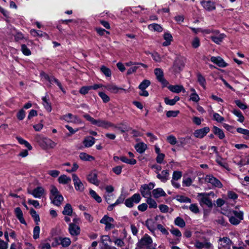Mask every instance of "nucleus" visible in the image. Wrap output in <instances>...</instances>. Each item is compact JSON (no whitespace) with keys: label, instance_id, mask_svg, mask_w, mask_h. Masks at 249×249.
<instances>
[{"label":"nucleus","instance_id":"nucleus-57","mask_svg":"<svg viewBox=\"0 0 249 249\" xmlns=\"http://www.w3.org/2000/svg\"><path fill=\"white\" fill-rule=\"evenodd\" d=\"M40 228L38 226H36L34 228L33 237L35 239H36L39 237Z\"/></svg>","mask_w":249,"mask_h":249},{"label":"nucleus","instance_id":"nucleus-45","mask_svg":"<svg viewBox=\"0 0 249 249\" xmlns=\"http://www.w3.org/2000/svg\"><path fill=\"white\" fill-rule=\"evenodd\" d=\"M215 160L218 165L226 169H228V164L223 160V159L218 155L217 156Z\"/></svg>","mask_w":249,"mask_h":249},{"label":"nucleus","instance_id":"nucleus-17","mask_svg":"<svg viewBox=\"0 0 249 249\" xmlns=\"http://www.w3.org/2000/svg\"><path fill=\"white\" fill-rule=\"evenodd\" d=\"M194 245L197 249H210L212 247V244L210 242L206 241L201 242L199 240H196V241Z\"/></svg>","mask_w":249,"mask_h":249},{"label":"nucleus","instance_id":"nucleus-12","mask_svg":"<svg viewBox=\"0 0 249 249\" xmlns=\"http://www.w3.org/2000/svg\"><path fill=\"white\" fill-rule=\"evenodd\" d=\"M114 219L106 215L101 219L100 223L104 224L106 225L105 230L108 231L114 227V225L113 224Z\"/></svg>","mask_w":249,"mask_h":249},{"label":"nucleus","instance_id":"nucleus-20","mask_svg":"<svg viewBox=\"0 0 249 249\" xmlns=\"http://www.w3.org/2000/svg\"><path fill=\"white\" fill-rule=\"evenodd\" d=\"M152 196L156 199L167 196L164 191L161 188L153 189L152 191Z\"/></svg>","mask_w":249,"mask_h":249},{"label":"nucleus","instance_id":"nucleus-31","mask_svg":"<svg viewBox=\"0 0 249 249\" xmlns=\"http://www.w3.org/2000/svg\"><path fill=\"white\" fill-rule=\"evenodd\" d=\"M164 39L165 40V41L163 42L162 45L164 46H167L171 44V42L173 40V37L170 33H166L164 35Z\"/></svg>","mask_w":249,"mask_h":249},{"label":"nucleus","instance_id":"nucleus-64","mask_svg":"<svg viewBox=\"0 0 249 249\" xmlns=\"http://www.w3.org/2000/svg\"><path fill=\"white\" fill-rule=\"evenodd\" d=\"M10 249H22L20 243H13L10 245Z\"/></svg>","mask_w":249,"mask_h":249},{"label":"nucleus","instance_id":"nucleus-32","mask_svg":"<svg viewBox=\"0 0 249 249\" xmlns=\"http://www.w3.org/2000/svg\"><path fill=\"white\" fill-rule=\"evenodd\" d=\"M213 132L220 139H223L225 137V134L222 130L215 126L213 127Z\"/></svg>","mask_w":249,"mask_h":249},{"label":"nucleus","instance_id":"nucleus-26","mask_svg":"<svg viewBox=\"0 0 249 249\" xmlns=\"http://www.w3.org/2000/svg\"><path fill=\"white\" fill-rule=\"evenodd\" d=\"M145 224L147 228L152 232L154 231L158 225L157 223L152 219H147Z\"/></svg>","mask_w":249,"mask_h":249},{"label":"nucleus","instance_id":"nucleus-42","mask_svg":"<svg viewBox=\"0 0 249 249\" xmlns=\"http://www.w3.org/2000/svg\"><path fill=\"white\" fill-rule=\"evenodd\" d=\"M60 244L63 247H67L71 243V239L68 237H60Z\"/></svg>","mask_w":249,"mask_h":249},{"label":"nucleus","instance_id":"nucleus-11","mask_svg":"<svg viewBox=\"0 0 249 249\" xmlns=\"http://www.w3.org/2000/svg\"><path fill=\"white\" fill-rule=\"evenodd\" d=\"M154 73L157 80L161 83L163 86H167L169 83L164 78L163 71L160 68H156L154 70Z\"/></svg>","mask_w":249,"mask_h":249},{"label":"nucleus","instance_id":"nucleus-14","mask_svg":"<svg viewBox=\"0 0 249 249\" xmlns=\"http://www.w3.org/2000/svg\"><path fill=\"white\" fill-rule=\"evenodd\" d=\"M73 184L76 190L82 192L84 189V186L78 177L75 174L72 175Z\"/></svg>","mask_w":249,"mask_h":249},{"label":"nucleus","instance_id":"nucleus-36","mask_svg":"<svg viewBox=\"0 0 249 249\" xmlns=\"http://www.w3.org/2000/svg\"><path fill=\"white\" fill-rule=\"evenodd\" d=\"M237 132L244 135V139H249V130L239 127L237 128Z\"/></svg>","mask_w":249,"mask_h":249},{"label":"nucleus","instance_id":"nucleus-13","mask_svg":"<svg viewBox=\"0 0 249 249\" xmlns=\"http://www.w3.org/2000/svg\"><path fill=\"white\" fill-rule=\"evenodd\" d=\"M225 36V34H220L218 31L214 30L213 35L211 36L210 38L215 43L220 44Z\"/></svg>","mask_w":249,"mask_h":249},{"label":"nucleus","instance_id":"nucleus-4","mask_svg":"<svg viewBox=\"0 0 249 249\" xmlns=\"http://www.w3.org/2000/svg\"><path fill=\"white\" fill-rule=\"evenodd\" d=\"M141 196L139 194H135L125 201V205L128 208H132L134 204L139 203L141 200Z\"/></svg>","mask_w":249,"mask_h":249},{"label":"nucleus","instance_id":"nucleus-29","mask_svg":"<svg viewBox=\"0 0 249 249\" xmlns=\"http://www.w3.org/2000/svg\"><path fill=\"white\" fill-rule=\"evenodd\" d=\"M95 143V139L91 137H86L83 141V144L86 147H89Z\"/></svg>","mask_w":249,"mask_h":249},{"label":"nucleus","instance_id":"nucleus-54","mask_svg":"<svg viewBox=\"0 0 249 249\" xmlns=\"http://www.w3.org/2000/svg\"><path fill=\"white\" fill-rule=\"evenodd\" d=\"M150 84V82L148 80H143L139 85L140 89H145Z\"/></svg>","mask_w":249,"mask_h":249},{"label":"nucleus","instance_id":"nucleus-35","mask_svg":"<svg viewBox=\"0 0 249 249\" xmlns=\"http://www.w3.org/2000/svg\"><path fill=\"white\" fill-rule=\"evenodd\" d=\"M149 30L158 32H161L162 31V28L159 24L156 23L151 24L148 25Z\"/></svg>","mask_w":249,"mask_h":249},{"label":"nucleus","instance_id":"nucleus-40","mask_svg":"<svg viewBox=\"0 0 249 249\" xmlns=\"http://www.w3.org/2000/svg\"><path fill=\"white\" fill-rule=\"evenodd\" d=\"M79 158L81 160L85 161H91L94 160V158L87 154L86 153H81L79 155Z\"/></svg>","mask_w":249,"mask_h":249},{"label":"nucleus","instance_id":"nucleus-56","mask_svg":"<svg viewBox=\"0 0 249 249\" xmlns=\"http://www.w3.org/2000/svg\"><path fill=\"white\" fill-rule=\"evenodd\" d=\"M229 221L232 225H237L241 222V221H240V219H238L237 218L235 217L234 216H231L229 217Z\"/></svg>","mask_w":249,"mask_h":249},{"label":"nucleus","instance_id":"nucleus-7","mask_svg":"<svg viewBox=\"0 0 249 249\" xmlns=\"http://www.w3.org/2000/svg\"><path fill=\"white\" fill-rule=\"evenodd\" d=\"M140 243L147 247L148 249H156L157 245L152 242L151 237L147 235H145L142 238Z\"/></svg>","mask_w":249,"mask_h":249},{"label":"nucleus","instance_id":"nucleus-61","mask_svg":"<svg viewBox=\"0 0 249 249\" xmlns=\"http://www.w3.org/2000/svg\"><path fill=\"white\" fill-rule=\"evenodd\" d=\"M200 100V98L197 93H191L190 96V100L194 102L197 103Z\"/></svg>","mask_w":249,"mask_h":249},{"label":"nucleus","instance_id":"nucleus-44","mask_svg":"<svg viewBox=\"0 0 249 249\" xmlns=\"http://www.w3.org/2000/svg\"><path fill=\"white\" fill-rule=\"evenodd\" d=\"M146 201L150 208H156L157 207V204L156 201L152 199L150 196L147 197Z\"/></svg>","mask_w":249,"mask_h":249},{"label":"nucleus","instance_id":"nucleus-50","mask_svg":"<svg viewBox=\"0 0 249 249\" xmlns=\"http://www.w3.org/2000/svg\"><path fill=\"white\" fill-rule=\"evenodd\" d=\"M101 71L107 76L110 77L111 75V70L106 67L105 66H102L101 67Z\"/></svg>","mask_w":249,"mask_h":249},{"label":"nucleus","instance_id":"nucleus-15","mask_svg":"<svg viewBox=\"0 0 249 249\" xmlns=\"http://www.w3.org/2000/svg\"><path fill=\"white\" fill-rule=\"evenodd\" d=\"M93 124L105 129L114 126V125L110 122L101 119H95Z\"/></svg>","mask_w":249,"mask_h":249},{"label":"nucleus","instance_id":"nucleus-23","mask_svg":"<svg viewBox=\"0 0 249 249\" xmlns=\"http://www.w3.org/2000/svg\"><path fill=\"white\" fill-rule=\"evenodd\" d=\"M169 173L168 170H163L161 173H158L157 177L163 182H165L169 179Z\"/></svg>","mask_w":249,"mask_h":249},{"label":"nucleus","instance_id":"nucleus-51","mask_svg":"<svg viewBox=\"0 0 249 249\" xmlns=\"http://www.w3.org/2000/svg\"><path fill=\"white\" fill-rule=\"evenodd\" d=\"M89 194L98 203L102 201V198L99 196L97 193L93 190H89Z\"/></svg>","mask_w":249,"mask_h":249},{"label":"nucleus","instance_id":"nucleus-25","mask_svg":"<svg viewBox=\"0 0 249 249\" xmlns=\"http://www.w3.org/2000/svg\"><path fill=\"white\" fill-rule=\"evenodd\" d=\"M15 214L17 218L19 220L20 223L22 224H26L25 220L23 217V213L21 209L19 207H17L14 210Z\"/></svg>","mask_w":249,"mask_h":249},{"label":"nucleus","instance_id":"nucleus-5","mask_svg":"<svg viewBox=\"0 0 249 249\" xmlns=\"http://www.w3.org/2000/svg\"><path fill=\"white\" fill-rule=\"evenodd\" d=\"M185 62L184 59L182 58L178 57L175 60L171 69L174 73H178L183 70Z\"/></svg>","mask_w":249,"mask_h":249},{"label":"nucleus","instance_id":"nucleus-1","mask_svg":"<svg viewBox=\"0 0 249 249\" xmlns=\"http://www.w3.org/2000/svg\"><path fill=\"white\" fill-rule=\"evenodd\" d=\"M37 142L43 149H53L56 146V143L51 139L37 135L36 137Z\"/></svg>","mask_w":249,"mask_h":249},{"label":"nucleus","instance_id":"nucleus-19","mask_svg":"<svg viewBox=\"0 0 249 249\" xmlns=\"http://www.w3.org/2000/svg\"><path fill=\"white\" fill-rule=\"evenodd\" d=\"M69 231L71 235L77 236L80 234V229L76 224L70 223L69 226Z\"/></svg>","mask_w":249,"mask_h":249},{"label":"nucleus","instance_id":"nucleus-21","mask_svg":"<svg viewBox=\"0 0 249 249\" xmlns=\"http://www.w3.org/2000/svg\"><path fill=\"white\" fill-rule=\"evenodd\" d=\"M202 6L205 9L211 11L215 9L214 2L211 1L203 0L201 1Z\"/></svg>","mask_w":249,"mask_h":249},{"label":"nucleus","instance_id":"nucleus-9","mask_svg":"<svg viewBox=\"0 0 249 249\" xmlns=\"http://www.w3.org/2000/svg\"><path fill=\"white\" fill-rule=\"evenodd\" d=\"M60 119L68 123L75 124H81L82 123L81 120L77 116L73 115L71 113L64 115L61 117Z\"/></svg>","mask_w":249,"mask_h":249},{"label":"nucleus","instance_id":"nucleus-62","mask_svg":"<svg viewBox=\"0 0 249 249\" xmlns=\"http://www.w3.org/2000/svg\"><path fill=\"white\" fill-rule=\"evenodd\" d=\"M213 120L219 123H221L224 120V118L217 113H213Z\"/></svg>","mask_w":249,"mask_h":249},{"label":"nucleus","instance_id":"nucleus-48","mask_svg":"<svg viewBox=\"0 0 249 249\" xmlns=\"http://www.w3.org/2000/svg\"><path fill=\"white\" fill-rule=\"evenodd\" d=\"M197 81L199 84L204 88H206V80L203 76L199 73L197 74Z\"/></svg>","mask_w":249,"mask_h":249},{"label":"nucleus","instance_id":"nucleus-24","mask_svg":"<svg viewBox=\"0 0 249 249\" xmlns=\"http://www.w3.org/2000/svg\"><path fill=\"white\" fill-rule=\"evenodd\" d=\"M168 88L171 91L176 93H178L181 91L183 92L185 91L183 87L181 85H169Z\"/></svg>","mask_w":249,"mask_h":249},{"label":"nucleus","instance_id":"nucleus-52","mask_svg":"<svg viewBox=\"0 0 249 249\" xmlns=\"http://www.w3.org/2000/svg\"><path fill=\"white\" fill-rule=\"evenodd\" d=\"M232 214L235 217L240 219V221L243 220L244 219V213L242 211H233L232 212Z\"/></svg>","mask_w":249,"mask_h":249},{"label":"nucleus","instance_id":"nucleus-30","mask_svg":"<svg viewBox=\"0 0 249 249\" xmlns=\"http://www.w3.org/2000/svg\"><path fill=\"white\" fill-rule=\"evenodd\" d=\"M87 179L90 183L96 185H99V181L97 179V175L95 173H91L89 175Z\"/></svg>","mask_w":249,"mask_h":249},{"label":"nucleus","instance_id":"nucleus-27","mask_svg":"<svg viewBox=\"0 0 249 249\" xmlns=\"http://www.w3.org/2000/svg\"><path fill=\"white\" fill-rule=\"evenodd\" d=\"M140 192L143 197L147 198L151 196L150 190L147 187L146 184L142 185L140 188Z\"/></svg>","mask_w":249,"mask_h":249},{"label":"nucleus","instance_id":"nucleus-46","mask_svg":"<svg viewBox=\"0 0 249 249\" xmlns=\"http://www.w3.org/2000/svg\"><path fill=\"white\" fill-rule=\"evenodd\" d=\"M175 224L180 228H183L185 226L184 220L180 217H177L175 220Z\"/></svg>","mask_w":249,"mask_h":249},{"label":"nucleus","instance_id":"nucleus-39","mask_svg":"<svg viewBox=\"0 0 249 249\" xmlns=\"http://www.w3.org/2000/svg\"><path fill=\"white\" fill-rule=\"evenodd\" d=\"M16 139L20 144H24L28 150H31L32 149V146L27 141L19 137H17Z\"/></svg>","mask_w":249,"mask_h":249},{"label":"nucleus","instance_id":"nucleus-28","mask_svg":"<svg viewBox=\"0 0 249 249\" xmlns=\"http://www.w3.org/2000/svg\"><path fill=\"white\" fill-rule=\"evenodd\" d=\"M135 148L138 153L142 154L147 149V145L143 142H140L136 144Z\"/></svg>","mask_w":249,"mask_h":249},{"label":"nucleus","instance_id":"nucleus-53","mask_svg":"<svg viewBox=\"0 0 249 249\" xmlns=\"http://www.w3.org/2000/svg\"><path fill=\"white\" fill-rule=\"evenodd\" d=\"M101 242L105 246H108V243L111 242L110 238L108 235H102L101 237Z\"/></svg>","mask_w":249,"mask_h":249},{"label":"nucleus","instance_id":"nucleus-10","mask_svg":"<svg viewBox=\"0 0 249 249\" xmlns=\"http://www.w3.org/2000/svg\"><path fill=\"white\" fill-rule=\"evenodd\" d=\"M28 193L36 198H40L45 194L44 188L40 186L37 187L32 190H28Z\"/></svg>","mask_w":249,"mask_h":249},{"label":"nucleus","instance_id":"nucleus-59","mask_svg":"<svg viewBox=\"0 0 249 249\" xmlns=\"http://www.w3.org/2000/svg\"><path fill=\"white\" fill-rule=\"evenodd\" d=\"M189 208L191 212L195 213H199V208L198 207V206L196 204H191L189 206Z\"/></svg>","mask_w":249,"mask_h":249},{"label":"nucleus","instance_id":"nucleus-3","mask_svg":"<svg viewBox=\"0 0 249 249\" xmlns=\"http://www.w3.org/2000/svg\"><path fill=\"white\" fill-rule=\"evenodd\" d=\"M209 196L208 193H202L197 194V198L201 206H206L209 208L212 207L213 203L209 197Z\"/></svg>","mask_w":249,"mask_h":249},{"label":"nucleus","instance_id":"nucleus-2","mask_svg":"<svg viewBox=\"0 0 249 249\" xmlns=\"http://www.w3.org/2000/svg\"><path fill=\"white\" fill-rule=\"evenodd\" d=\"M50 192V197L52 203L57 206H60L64 199L63 196L54 186L51 187Z\"/></svg>","mask_w":249,"mask_h":249},{"label":"nucleus","instance_id":"nucleus-33","mask_svg":"<svg viewBox=\"0 0 249 249\" xmlns=\"http://www.w3.org/2000/svg\"><path fill=\"white\" fill-rule=\"evenodd\" d=\"M58 180L59 183L63 184H68L71 181V178L65 175L60 176Z\"/></svg>","mask_w":249,"mask_h":249},{"label":"nucleus","instance_id":"nucleus-49","mask_svg":"<svg viewBox=\"0 0 249 249\" xmlns=\"http://www.w3.org/2000/svg\"><path fill=\"white\" fill-rule=\"evenodd\" d=\"M12 35L15 37V40L16 41H18L21 39H22L24 37L23 35L19 32H17V31L14 29L12 32Z\"/></svg>","mask_w":249,"mask_h":249},{"label":"nucleus","instance_id":"nucleus-60","mask_svg":"<svg viewBox=\"0 0 249 249\" xmlns=\"http://www.w3.org/2000/svg\"><path fill=\"white\" fill-rule=\"evenodd\" d=\"M21 51L24 55L27 56L30 55L31 54V51L24 44L21 45Z\"/></svg>","mask_w":249,"mask_h":249},{"label":"nucleus","instance_id":"nucleus-43","mask_svg":"<svg viewBox=\"0 0 249 249\" xmlns=\"http://www.w3.org/2000/svg\"><path fill=\"white\" fill-rule=\"evenodd\" d=\"M30 33L31 35L34 36H48V35L46 33L43 32L41 31H37L35 29H32L30 31Z\"/></svg>","mask_w":249,"mask_h":249},{"label":"nucleus","instance_id":"nucleus-18","mask_svg":"<svg viewBox=\"0 0 249 249\" xmlns=\"http://www.w3.org/2000/svg\"><path fill=\"white\" fill-rule=\"evenodd\" d=\"M211 61L221 68H225L228 65L227 63L220 56H212L211 57Z\"/></svg>","mask_w":249,"mask_h":249},{"label":"nucleus","instance_id":"nucleus-8","mask_svg":"<svg viewBox=\"0 0 249 249\" xmlns=\"http://www.w3.org/2000/svg\"><path fill=\"white\" fill-rule=\"evenodd\" d=\"M218 243V249H231L232 242L229 238L226 237L220 238Z\"/></svg>","mask_w":249,"mask_h":249},{"label":"nucleus","instance_id":"nucleus-63","mask_svg":"<svg viewBox=\"0 0 249 249\" xmlns=\"http://www.w3.org/2000/svg\"><path fill=\"white\" fill-rule=\"evenodd\" d=\"M151 56L153 60L156 62H160L162 61V59L160 56V54L157 53H152Z\"/></svg>","mask_w":249,"mask_h":249},{"label":"nucleus","instance_id":"nucleus-37","mask_svg":"<svg viewBox=\"0 0 249 249\" xmlns=\"http://www.w3.org/2000/svg\"><path fill=\"white\" fill-rule=\"evenodd\" d=\"M234 115L238 118L237 121L240 123H243L244 121L245 118L243 115L242 112L239 110L234 109L232 111Z\"/></svg>","mask_w":249,"mask_h":249},{"label":"nucleus","instance_id":"nucleus-16","mask_svg":"<svg viewBox=\"0 0 249 249\" xmlns=\"http://www.w3.org/2000/svg\"><path fill=\"white\" fill-rule=\"evenodd\" d=\"M210 129L209 127H205L195 130L194 135L196 138L201 139L205 136L210 132Z\"/></svg>","mask_w":249,"mask_h":249},{"label":"nucleus","instance_id":"nucleus-6","mask_svg":"<svg viewBox=\"0 0 249 249\" xmlns=\"http://www.w3.org/2000/svg\"><path fill=\"white\" fill-rule=\"evenodd\" d=\"M205 181L211 184L213 186L221 188L222 187L221 182L213 175H207L205 177Z\"/></svg>","mask_w":249,"mask_h":249},{"label":"nucleus","instance_id":"nucleus-38","mask_svg":"<svg viewBox=\"0 0 249 249\" xmlns=\"http://www.w3.org/2000/svg\"><path fill=\"white\" fill-rule=\"evenodd\" d=\"M177 201L181 203H191V200L189 198L184 196L178 195L176 196Z\"/></svg>","mask_w":249,"mask_h":249},{"label":"nucleus","instance_id":"nucleus-34","mask_svg":"<svg viewBox=\"0 0 249 249\" xmlns=\"http://www.w3.org/2000/svg\"><path fill=\"white\" fill-rule=\"evenodd\" d=\"M72 212L73 210L71 205L68 203L65 206L62 213L64 215H71Z\"/></svg>","mask_w":249,"mask_h":249},{"label":"nucleus","instance_id":"nucleus-41","mask_svg":"<svg viewBox=\"0 0 249 249\" xmlns=\"http://www.w3.org/2000/svg\"><path fill=\"white\" fill-rule=\"evenodd\" d=\"M42 104L44 106L45 109H46V110L48 112H51L52 110V107L48 100L47 99L46 97H43L42 98Z\"/></svg>","mask_w":249,"mask_h":249},{"label":"nucleus","instance_id":"nucleus-47","mask_svg":"<svg viewBox=\"0 0 249 249\" xmlns=\"http://www.w3.org/2000/svg\"><path fill=\"white\" fill-rule=\"evenodd\" d=\"M30 214L32 217L34 218L36 224L37 225L38 224V222L40 221V218L39 215L37 213L36 211L33 209H31Z\"/></svg>","mask_w":249,"mask_h":249},{"label":"nucleus","instance_id":"nucleus-22","mask_svg":"<svg viewBox=\"0 0 249 249\" xmlns=\"http://www.w3.org/2000/svg\"><path fill=\"white\" fill-rule=\"evenodd\" d=\"M104 88L112 93H117L119 92V90H124L123 89L118 87L113 84H108L106 85H105Z\"/></svg>","mask_w":249,"mask_h":249},{"label":"nucleus","instance_id":"nucleus-55","mask_svg":"<svg viewBox=\"0 0 249 249\" xmlns=\"http://www.w3.org/2000/svg\"><path fill=\"white\" fill-rule=\"evenodd\" d=\"M182 177V173L179 171H175L173 172L172 180H178Z\"/></svg>","mask_w":249,"mask_h":249},{"label":"nucleus","instance_id":"nucleus-58","mask_svg":"<svg viewBox=\"0 0 249 249\" xmlns=\"http://www.w3.org/2000/svg\"><path fill=\"white\" fill-rule=\"evenodd\" d=\"M192 46L194 48H198L200 44V40L197 37H195L192 41Z\"/></svg>","mask_w":249,"mask_h":249}]
</instances>
